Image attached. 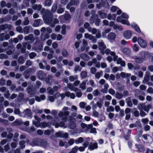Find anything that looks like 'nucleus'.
I'll return each instance as SVG.
<instances>
[{
	"label": "nucleus",
	"instance_id": "1",
	"mask_svg": "<svg viewBox=\"0 0 153 153\" xmlns=\"http://www.w3.org/2000/svg\"><path fill=\"white\" fill-rule=\"evenodd\" d=\"M68 107L64 106L62 108V110L60 111L58 114V117L61 118L62 120L63 121H61L58 123H56L55 120L52 121V124L55 126L56 128H57L60 127L65 128L67 127V126L65 125L64 122L67 121L68 119L67 116L69 114V112L68 111Z\"/></svg>",
	"mask_w": 153,
	"mask_h": 153
},
{
	"label": "nucleus",
	"instance_id": "2",
	"mask_svg": "<svg viewBox=\"0 0 153 153\" xmlns=\"http://www.w3.org/2000/svg\"><path fill=\"white\" fill-rule=\"evenodd\" d=\"M46 12L48 14H51L50 16L47 17L46 19L43 18V19L45 22L47 24L49 25L51 27H54V25L53 20V15L51 13L50 11L48 10H46Z\"/></svg>",
	"mask_w": 153,
	"mask_h": 153
},
{
	"label": "nucleus",
	"instance_id": "3",
	"mask_svg": "<svg viewBox=\"0 0 153 153\" xmlns=\"http://www.w3.org/2000/svg\"><path fill=\"white\" fill-rule=\"evenodd\" d=\"M101 2L99 4H97L96 5L98 9L100 8L102 6L105 8L108 7V4L106 0H101Z\"/></svg>",
	"mask_w": 153,
	"mask_h": 153
},
{
	"label": "nucleus",
	"instance_id": "4",
	"mask_svg": "<svg viewBox=\"0 0 153 153\" xmlns=\"http://www.w3.org/2000/svg\"><path fill=\"white\" fill-rule=\"evenodd\" d=\"M55 135L56 137L61 138H67L68 137V135L67 133H64L62 131H59L56 132Z\"/></svg>",
	"mask_w": 153,
	"mask_h": 153
},
{
	"label": "nucleus",
	"instance_id": "5",
	"mask_svg": "<svg viewBox=\"0 0 153 153\" xmlns=\"http://www.w3.org/2000/svg\"><path fill=\"white\" fill-rule=\"evenodd\" d=\"M26 47L28 50H30L31 48V45L27 42L24 43L23 44V47L22 48L21 50L22 53H24L25 52Z\"/></svg>",
	"mask_w": 153,
	"mask_h": 153
},
{
	"label": "nucleus",
	"instance_id": "6",
	"mask_svg": "<svg viewBox=\"0 0 153 153\" xmlns=\"http://www.w3.org/2000/svg\"><path fill=\"white\" fill-rule=\"evenodd\" d=\"M137 42L140 45L142 48H145L146 46V42L141 38H138Z\"/></svg>",
	"mask_w": 153,
	"mask_h": 153
},
{
	"label": "nucleus",
	"instance_id": "7",
	"mask_svg": "<svg viewBox=\"0 0 153 153\" xmlns=\"http://www.w3.org/2000/svg\"><path fill=\"white\" fill-rule=\"evenodd\" d=\"M123 36L126 39H130L132 33L129 30H126L124 32Z\"/></svg>",
	"mask_w": 153,
	"mask_h": 153
},
{
	"label": "nucleus",
	"instance_id": "8",
	"mask_svg": "<svg viewBox=\"0 0 153 153\" xmlns=\"http://www.w3.org/2000/svg\"><path fill=\"white\" fill-rule=\"evenodd\" d=\"M25 114V117L31 118L32 117V114L30 109H26L24 111Z\"/></svg>",
	"mask_w": 153,
	"mask_h": 153
},
{
	"label": "nucleus",
	"instance_id": "9",
	"mask_svg": "<svg viewBox=\"0 0 153 153\" xmlns=\"http://www.w3.org/2000/svg\"><path fill=\"white\" fill-rule=\"evenodd\" d=\"M1 30H4L6 29L10 30L12 29V26L10 25L5 24L2 25L0 26Z\"/></svg>",
	"mask_w": 153,
	"mask_h": 153
},
{
	"label": "nucleus",
	"instance_id": "10",
	"mask_svg": "<svg viewBox=\"0 0 153 153\" xmlns=\"http://www.w3.org/2000/svg\"><path fill=\"white\" fill-rule=\"evenodd\" d=\"M84 36L85 38L88 39L89 40H91L93 42H96V39L91 35L86 33L85 34Z\"/></svg>",
	"mask_w": 153,
	"mask_h": 153
},
{
	"label": "nucleus",
	"instance_id": "11",
	"mask_svg": "<svg viewBox=\"0 0 153 153\" xmlns=\"http://www.w3.org/2000/svg\"><path fill=\"white\" fill-rule=\"evenodd\" d=\"M98 148L97 143H91L88 147V149L90 150H92Z\"/></svg>",
	"mask_w": 153,
	"mask_h": 153
},
{
	"label": "nucleus",
	"instance_id": "12",
	"mask_svg": "<svg viewBox=\"0 0 153 153\" xmlns=\"http://www.w3.org/2000/svg\"><path fill=\"white\" fill-rule=\"evenodd\" d=\"M81 58L85 61H88L90 59V57L85 53H83L80 55Z\"/></svg>",
	"mask_w": 153,
	"mask_h": 153
},
{
	"label": "nucleus",
	"instance_id": "13",
	"mask_svg": "<svg viewBox=\"0 0 153 153\" xmlns=\"http://www.w3.org/2000/svg\"><path fill=\"white\" fill-rule=\"evenodd\" d=\"M87 82V80H83L82 82L79 85V88L82 90H84L86 88V83Z\"/></svg>",
	"mask_w": 153,
	"mask_h": 153
},
{
	"label": "nucleus",
	"instance_id": "14",
	"mask_svg": "<svg viewBox=\"0 0 153 153\" xmlns=\"http://www.w3.org/2000/svg\"><path fill=\"white\" fill-rule=\"evenodd\" d=\"M98 44L99 45L98 48L100 51H102L106 48V46L104 44V42H102V41H101L99 42Z\"/></svg>",
	"mask_w": 153,
	"mask_h": 153
},
{
	"label": "nucleus",
	"instance_id": "15",
	"mask_svg": "<svg viewBox=\"0 0 153 153\" xmlns=\"http://www.w3.org/2000/svg\"><path fill=\"white\" fill-rule=\"evenodd\" d=\"M25 39L26 41L29 40L31 42H33L34 41V39L33 37V35L32 34H30L28 36L25 38Z\"/></svg>",
	"mask_w": 153,
	"mask_h": 153
},
{
	"label": "nucleus",
	"instance_id": "16",
	"mask_svg": "<svg viewBox=\"0 0 153 153\" xmlns=\"http://www.w3.org/2000/svg\"><path fill=\"white\" fill-rule=\"evenodd\" d=\"M40 140L37 139H34L33 140V144L31 145L32 146H40Z\"/></svg>",
	"mask_w": 153,
	"mask_h": 153
},
{
	"label": "nucleus",
	"instance_id": "17",
	"mask_svg": "<svg viewBox=\"0 0 153 153\" xmlns=\"http://www.w3.org/2000/svg\"><path fill=\"white\" fill-rule=\"evenodd\" d=\"M45 76V74L43 73V71H40L38 72V76L41 80H43L44 79Z\"/></svg>",
	"mask_w": 153,
	"mask_h": 153
},
{
	"label": "nucleus",
	"instance_id": "18",
	"mask_svg": "<svg viewBox=\"0 0 153 153\" xmlns=\"http://www.w3.org/2000/svg\"><path fill=\"white\" fill-rule=\"evenodd\" d=\"M116 37L115 34L113 32H111L108 34V38L109 40H114Z\"/></svg>",
	"mask_w": 153,
	"mask_h": 153
},
{
	"label": "nucleus",
	"instance_id": "19",
	"mask_svg": "<svg viewBox=\"0 0 153 153\" xmlns=\"http://www.w3.org/2000/svg\"><path fill=\"white\" fill-rule=\"evenodd\" d=\"M104 87L103 89L101 90V91L103 93H107V89L109 87V85L107 83H105L104 84Z\"/></svg>",
	"mask_w": 153,
	"mask_h": 153
},
{
	"label": "nucleus",
	"instance_id": "20",
	"mask_svg": "<svg viewBox=\"0 0 153 153\" xmlns=\"http://www.w3.org/2000/svg\"><path fill=\"white\" fill-rule=\"evenodd\" d=\"M81 126L82 128L85 130H87L89 128H91L92 127V125L91 124L87 125L84 123H82L81 124Z\"/></svg>",
	"mask_w": 153,
	"mask_h": 153
},
{
	"label": "nucleus",
	"instance_id": "21",
	"mask_svg": "<svg viewBox=\"0 0 153 153\" xmlns=\"http://www.w3.org/2000/svg\"><path fill=\"white\" fill-rule=\"evenodd\" d=\"M117 64H120V65L123 67L125 66V62L122 59L119 58L117 60Z\"/></svg>",
	"mask_w": 153,
	"mask_h": 153
},
{
	"label": "nucleus",
	"instance_id": "22",
	"mask_svg": "<svg viewBox=\"0 0 153 153\" xmlns=\"http://www.w3.org/2000/svg\"><path fill=\"white\" fill-rule=\"evenodd\" d=\"M31 26H27L23 28V31L25 34H27L29 32L30 29H32Z\"/></svg>",
	"mask_w": 153,
	"mask_h": 153
},
{
	"label": "nucleus",
	"instance_id": "23",
	"mask_svg": "<svg viewBox=\"0 0 153 153\" xmlns=\"http://www.w3.org/2000/svg\"><path fill=\"white\" fill-rule=\"evenodd\" d=\"M66 95L67 97H70L72 99H74L75 97V95L74 93H71L69 91L66 92Z\"/></svg>",
	"mask_w": 153,
	"mask_h": 153
},
{
	"label": "nucleus",
	"instance_id": "24",
	"mask_svg": "<svg viewBox=\"0 0 153 153\" xmlns=\"http://www.w3.org/2000/svg\"><path fill=\"white\" fill-rule=\"evenodd\" d=\"M46 127H49L48 123L44 122L40 123V127L41 128H44Z\"/></svg>",
	"mask_w": 153,
	"mask_h": 153
},
{
	"label": "nucleus",
	"instance_id": "25",
	"mask_svg": "<svg viewBox=\"0 0 153 153\" xmlns=\"http://www.w3.org/2000/svg\"><path fill=\"white\" fill-rule=\"evenodd\" d=\"M32 8L35 10H40L42 8V6L40 5L35 4L32 6Z\"/></svg>",
	"mask_w": 153,
	"mask_h": 153
},
{
	"label": "nucleus",
	"instance_id": "26",
	"mask_svg": "<svg viewBox=\"0 0 153 153\" xmlns=\"http://www.w3.org/2000/svg\"><path fill=\"white\" fill-rule=\"evenodd\" d=\"M120 75L121 77L123 78H127L131 76V74H125L124 72H122L120 74Z\"/></svg>",
	"mask_w": 153,
	"mask_h": 153
},
{
	"label": "nucleus",
	"instance_id": "27",
	"mask_svg": "<svg viewBox=\"0 0 153 153\" xmlns=\"http://www.w3.org/2000/svg\"><path fill=\"white\" fill-rule=\"evenodd\" d=\"M122 51L123 53L126 55L129 54L131 52L130 49L128 48H123Z\"/></svg>",
	"mask_w": 153,
	"mask_h": 153
},
{
	"label": "nucleus",
	"instance_id": "28",
	"mask_svg": "<svg viewBox=\"0 0 153 153\" xmlns=\"http://www.w3.org/2000/svg\"><path fill=\"white\" fill-rule=\"evenodd\" d=\"M80 76L82 79L86 78L87 76V74L86 71H82L80 74Z\"/></svg>",
	"mask_w": 153,
	"mask_h": 153
},
{
	"label": "nucleus",
	"instance_id": "29",
	"mask_svg": "<svg viewBox=\"0 0 153 153\" xmlns=\"http://www.w3.org/2000/svg\"><path fill=\"white\" fill-rule=\"evenodd\" d=\"M78 78V76L77 75L74 76H71L69 77V79L71 81L73 82L75 80H77Z\"/></svg>",
	"mask_w": 153,
	"mask_h": 153
},
{
	"label": "nucleus",
	"instance_id": "30",
	"mask_svg": "<svg viewBox=\"0 0 153 153\" xmlns=\"http://www.w3.org/2000/svg\"><path fill=\"white\" fill-rule=\"evenodd\" d=\"M132 26L134 27L135 31L138 33L140 32V30L139 27L135 24L133 23L131 24Z\"/></svg>",
	"mask_w": 153,
	"mask_h": 153
},
{
	"label": "nucleus",
	"instance_id": "31",
	"mask_svg": "<svg viewBox=\"0 0 153 153\" xmlns=\"http://www.w3.org/2000/svg\"><path fill=\"white\" fill-rule=\"evenodd\" d=\"M145 105L144 103L139 104L137 106L138 109L140 110H144Z\"/></svg>",
	"mask_w": 153,
	"mask_h": 153
},
{
	"label": "nucleus",
	"instance_id": "32",
	"mask_svg": "<svg viewBox=\"0 0 153 153\" xmlns=\"http://www.w3.org/2000/svg\"><path fill=\"white\" fill-rule=\"evenodd\" d=\"M88 30L89 32H91L93 34H96L98 31V30H97L95 28H88Z\"/></svg>",
	"mask_w": 153,
	"mask_h": 153
},
{
	"label": "nucleus",
	"instance_id": "33",
	"mask_svg": "<svg viewBox=\"0 0 153 153\" xmlns=\"http://www.w3.org/2000/svg\"><path fill=\"white\" fill-rule=\"evenodd\" d=\"M102 71H101L99 72H98L95 74V77L97 79H99L100 77L102 76Z\"/></svg>",
	"mask_w": 153,
	"mask_h": 153
},
{
	"label": "nucleus",
	"instance_id": "34",
	"mask_svg": "<svg viewBox=\"0 0 153 153\" xmlns=\"http://www.w3.org/2000/svg\"><path fill=\"white\" fill-rule=\"evenodd\" d=\"M62 54L64 57H67L68 55L67 51L65 49H63L61 51Z\"/></svg>",
	"mask_w": 153,
	"mask_h": 153
},
{
	"label": "nucleus",
	"instance_id": "35",
	"mask_svg": "<svg viewBox=\"0 0 153 153\" xmlns=\"http://www.w3.org/2000/svg\"><path fill=\"white\" fill-rule=\"evenodd\" d=\"M41 21H42V20L40 19L35 20L33 24V26L35 27H38L39 26Z\"/></svg>",
	"mask_w": 153,
	"mask_h": 153
},
{
	"label": "nucleus",
	"instance_id": "36",
	"mask_svg": "<svg viewBox=\"0 0 153 153\" xmlns=\"http://www.w3.org/2000/svg\"><path fill=\"white\" fill-rule=\"evenodd\" d=\"M152 108V107L150 104H149L147 105H145L144 110L146 112H148L149 109Z\"/></svg>",
	"mask_w": 153,
	"mask_h": 153
},
{
	"label": "nucleus",
	"instance_id": "37",
	"mask_svg": "<svg viewBox=\"0 0 153 153\" xmlns=\"http://www.w3.org/2000/svg\"><path fill=\"white\" fill-rule=\"evenodd\" d=\"M55 96H60L62 100L65 96H66V92L65 93L59 94V93H57L55 94Z\"/></svg>",
	"mask_w": 153,
	"mask_h": 153
},
{
	"label": "nucleus",
	"instance_id": "38",
	"mask_svg": "<svg viewBox=\"0 0 153 153\" xmlns=\"http://www.w3.org/2000/svg\"><path fill=\"white\" fill-rule=\"evenodd\" d=\"M98 14L100 15V17L102 19L105 18L107 16V15L103 13L101 11L98 12Z\"/></svg>",
	"mask_w": 153,
	"mask_h": 153
},
{
	"label": "nucleus",
	"instance_id": "39",
	"mask_svg": "<svg viewBox=\"0 0 153 153\" xmlns=\"http://www.w3.org/2000/svg\"><path fill=\"white\" fill-rule=\"evenodd\" d=\"M149 76L147 75L145 76L142 82L143 84H146L149 81Z\"/></svg>",
	"mask_w": 153,
	"mask_h": 153
},
{
	"label": "nucleus",
	"instance_id": "40",
	"mask_svg": "<svg viewBox=\"0 0 153 153\" xmlns=\"http://www.w3.org/2000/svg\"><path fill=\"white\" fill-rule=\"evenodd\" d=\"M47 91L49 94L51 95L53 94L54 92V91L53 88H52L51 87H49L47 88Z\"/></svg>",
	"mask_w": 153,
	"mask_h": 153
},
{
	"label": "nucleus",
	"instance_id": "41",
	"mask_svg": "<svg viewBox=\"0 0 153 153\" xmlns=\"http://www.w3.org/2000/svg\"><path fill=\"white\" fill-rule=\"evenodd\" d=\"M52 3V0H45V4L46 6H50Z\"/></svg>",
	"mask_w": 153,
	"mask_h": 153
},
{
	"label": "nucleus",
	"instance_id": "42",
	"mask_svg": "<svg viewBox=\"0 0 153 153\" xmlns=\"http://www.w3.org/2000/svg\"><path fill=\"white\" fill-rule=\"evenodd\" d=\"M83 139L82 137H80L77 139H76L75 140V143L76 144H78L83 142Z\"/></svg>",
	"mask_w": 153,
	"mask_h": 153
},
{
	"label": "nucleus",
	"instance_id": "43",
	"mask_svg": "<svg viewBox=\"0 0 153 153\" xmlns=\"http://www.w3.org/2000/svg\"><path fill=\"white\" fill-rule=\"evenodd\" d=\"M57 4H54L52 6L51 8V12L54 13L56 10L57 9Z\"/></svg>",
	"mask_w": 153,
	"mask_h": 153
},
{
	"label": "nucleus",
	"instance_id": "44",
	"mask_svg": "<svg viewBox=\"0 0 153 153\" xmlns=\"http://www.w3.org/2000/svg\"><path fill=\"white\" fill-rule=\"evenodd\" d=\"M115 97L117 99H120L123 97V95L117 92L115 94Z\"/></svg>",
	"mask_w": 153,
	"mask_h": 153
},
{
	"label": "nucleus",
	"instance_id": "45",
	"mask_svg": "<svg viewBox=\"0 0 153 153\" xmlns=\"http://www.w3.org/2000/svg\"><path fill=\"white\" fill-rule=\"evenodd\" d=\"M53 130H45L44 132L45 134L47 135H50L51 133H53Z\"/></svg>",
	"mask_w": 153,
	"mask_h": 153
},
{
	"label": "nucleus",
	"instance_id": "46",
	"mask_svg": "<svg viewBox=\"0 0 153 153\" xmlns=\"http://www.w3.org/2000/svg\"><path fill=\"white\" fill-rule=\"evenodd\" d=\"M114 110V107L112 106L108 107L106 108V111L108 112H113Z\"/></svg>",
	"mask_w": 153,
	"mask_h": 153
},
{
	"label": "nucleus",
	"instance_id": "47",
	"mask_svg": "<svg viewBox=\"0 0 153 153\" xmlns=\"http://www.w3.org/2000/svg\"><path fill=\"white\" fill-rule=\"evenodd\" d=\"M110 54L113 56V60L114 61H116L117 60L118 56H117L116 55V54L115 52H111Z\"/></svg>",
	"mask_w": 153,
	"mask_h": 153
},
{
	"label": "nucleus",
	"instance_id": "48",
	"mask_svg": "<svg viewBox=\"0 0 153 153\" xmlns=\"http://www.w3.org/2000/svg\"><path fill=\"white\" fill-rule=\"evenodd\" d=\"M78 149V147L75 146L71 149V151L69 153H76Z\"/></svg>",
	"mask_w": 153,
	"mask_h": 153
},
{
	"label": "nucleus",
	"instance_id": "49",
	"mask_svg": "<svg viewBox=\"0 0 153 153\" xmlns=\"http://www.w3.org/2000/svg\"><path fill=\"white\" fill-rule=\"evenodd\" d=\"M89 82L90 84V85L93 87H96L97 86L96 85L94 81L92 79H90L89 80Z\"/></svg>",
	"mask_w": 153,
	"mask_h": 153
},
{
	"label": "nucleus",
	"instance_id": "50",
	"mask_svg": "<svg viewBox=\"0 0 153 153\" xmlns=\"http://www.w3.org/2000/svg\"><path fill=\"white\" fill-rule=\"evenodd\" d=\"M25 141L24 140H22L19 142V144L20 145V148L21 149H23L25 147Z\"/></svg>",
	"mask_w": 153,
	"mask_h": 153
},
{
	"label": "nucleus",
	"instance_id": "51",
	"mask_svg": "<svg viewBox=\"0 0 153 153\" xmlns=\"http://www.w3.org/2000/svg\"><path fill=\"white\" fill-rule=\"evenodd\" d=\"M100 94V92L98 89L94 90L93 92V95L95 96H97Z\"/></svg>",
	"mask_w": 153,
	"mask_h": 153
},
{
	"label": "nucleus",
	"instance_id": "52",
	"mask_svg": "<svg viewBox=\"0 0 153 153\" xmlns=\"http://www.w3.org/2000/svg\"><path fill=\"white\" fill-rule=\"evenodd\" d=\"M87 105V103L84 102H81L79 103L80 107L82 108H85V106Z\"/></svg>",
	"mask_w": 153,
	"mask_h": 153
},
{
	"label": "nucleus",
	"instance_id": "53",
	"mask_svg": "<svg viewBox=\"0 0 153 153\" xmlns=\"http://www.w3.org/2000/svg\"><path fill=\"white\" fill-rule=\"evenodd\" d=\"M67 86L71 91H74L75 88L72 84L69 83H68Z\"/></svg>",
	"mask_w": 153,
	"mask_h": 153
},
{
	"label": "nucleus",
	"instance_id": "54",
	"mask_svg": "<svg viewBox=\"0 0 153 153\" xmlns=\"http://www.w3.org/2000/svg\"><path fill=\"white\" fill-rule=\"evenodd\" d=\"M16 30L17 31L20 33H22L23 32V30L22 27L20 26L17 27L16 28Z\"/></svg>",
	"mask_w": 153,
	"mask_h": 153
},
{
	"label": "nucleus",
	"instance_id": "55",
	"mask_svg": "<svg viewBox=\"0 0 153 153\" xmlns=\"http://www.w3.org/2000/svg\"><path fill=\"white\" fill-rule=\"evenodd\" d=\"M40 146H45L47 144V141L44 140H40Z\"/></svg>",
	"mask_w": 153,
	"mask_h": 153
},
{
	"label": "nucleus",
	"instance_id": "56",
	"mask_svg": "<svg viewBox=\"0 0 153 153\" xmlns=\"http://www.w3.org/2000/svg\"><path fill=\"white\" fill-rule=\"evenodd\" d=\"M18 62L21 64H23L24 62V58L22 56L19 57L18 59Z\"/></svg>",
	"mask_w": 153,
	"mask_h": 153
},
{
	"label": "nucleus",
	"instance_id": "57",
	"mask_svg": "<svg viewBox=\"0 0 153 153\" xmlns=\"http://www.w3.org/2000/svg\"><path fill=\"white\" fill-rule=\"evenodd\" d=\"M133 50L134 51H137L139 50V47L138 45L136 44H134L133 47Z\"/></svg>",
	"mask_w": 153,
	"mask_h": 153
},
{
	"label": "nucleus",
	"instance_id": "58",
	"mask_svg": "<svg viewBox=\"0 0 153 153\" xmlns=\"http://www.w3.org/2000/svg\"><path fill=\"white\" fill-rule=\"evenodd\" d=\"M103 103V102L102 101L97 102L96 103L97 105L100 108H101L102 104Z\"/></svg>",
	"mask_w": 153,
	"mask_h": 153
},
{
	"label": "nucleus",
	"instance_id": "59",
	"mask_svg": "<svg viewBox=\"0 0 153 153\" xmlns=\"http://www.w3.org/2000/svg\"><path fill=\"white\" fill-rule=\"evenodd\" d=\"M81 69L82 68L79 65H77L75 66L74 70L75 72L76 73L77 71H80Z\"/></svg>",
	"mask_w": 153,
	"mask_h": 153
},
{
	"label": "nucleus",
	"instance_id": "60",
	"mask_svg": "<svg viewBox=\"0 0 153 153\" xmlns=\"http://www.w3.org/2000/svg\"><path fill=\"white\" fill-rule=\"evenodd\" d=\"M76 127V124L74 123H72L69 126V128L71 129H74Z\"/></svg>",
	"mask_w": 153,
	"mask_h": 153
},
{
	"label": "nucleus",
	"instance_id": "61",
	"mask_svg": "<svg viewBox=\"0 0 153 153\" xmlns=\"http://www.w3.org/2000/svg\"><path fill=\"white\" fill-rule=\"evenodd\" d=\"M109 93L112 95H114L115 94V91L112 88H110L108 90Z\"/></svg>",
	"mask_w": 153,
	"mask_h": 153
},
{
	"label": "nucleus",
	"instance_id": "62",
	"mask_svg": "<svg viewBox=\"0 0 153 153\" xmlns=\"http://www.w3.org/2000/svg\"><path fill=\"white\" fill-rule=\"evenodd\" d=\"M133 114L134 116L136 117H138L139 115V111L136 110V109H134L133 111Z\"/></svg>",
	"mask_w": 153,
	"mask_h": 153
},
{
	"label": "nucleus",
	"instance_id": "63",
	"mask_svg": "<svg viewBox=\"0 0 153 153\" xmlns=\"http://www.w3.org/2000/svg\"><path fill=\"white\" fill-rule=\"evenodd\" d=\"M36 55V53L34 52L30 53L29 54V57L31 59H33Z\"/></svg>",
	"mask_w": 153,
	"mask_h": 153
},
{
	"label": "nucleus",
	"instance_id": "64",
	"mask_svg": "<svg viewBox=\"0 0 153 153\" xmlns=\"http://www.w3.org/2000/svg\"><path fill=\"white\" fill-rule=\"evenodd\" d=\"M118 9H119V8L115 6H113L111 8V10L113 12H115Z\"/></svg>",
	"mask_w": 153,
	"mask_h": 153
}]
</instances>
